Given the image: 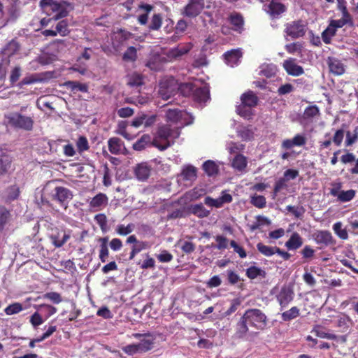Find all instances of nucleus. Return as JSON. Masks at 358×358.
Segmentation results:
<instances>
[{"label":"nucleus","instance_id":"obj_5","mask_svg":"<svg viewBox=\"0 0 358 358\" xmlns=\"http://www.w3.org/2000/svg\"><path fill=\"white\" fill-rule=\"evenodd\" d=\"M241 103L236 106V113L245 118L252 115L251 108L257 106L259 99L253 91L248 90L241 96Z\"/></svg>","mask_w":358,"mask_h":358},{"label":"nucleus","instance_id":"obj_26","mask_svg":"<svg viewBox=\"0 0 358 358\" xmlns=\"http://www.w3.org/2000/svg\"><path fill=\"white\" fill-rule=\"evenodd\" d=\"M303 245V238L297 233L294 232L289 240L285 243V246L289 250H295L301 247Z\"/></svg>","mask_w":358,"mask_h":358},{"label":"nucleus","instance_id":"obj_42","mask_svg":"<svg viewBox=\"0 0 358 358\" xmlns=\"http://www.w3.org/2000/svg\"><path fill=\"white\" fill-rule=\"evenodd\" d=\"M258 251L266 257H271L275 254L276 246H268L262 243H259L257 245Z\"/></svg>","mask_w":358,"mask_h":358},{"label":"nucleus","instance_id":"obj_17","mask_svg":"<svg viewBox=\"0 0 358 358\" xmlns=\"http://www.w3.org/2000/svg\"><path fill=\"white\" fill-rule=\"evenodd\" d=\"M268 13L272 17H278L287 10L285 4L279 0H271L268 6Z\"/></svg>","mask_w":358,"mask_h":358},{"label":"nucleus","instance_id":"obj_40","mask_svg":"<svg viewBox=\"0 0 358 358\" xmlns=\"http://www.w3.org/2000/svg\"><path fill=\"white\" fill-rule=\"evenodd\" d=\"M127 84L130 87H138L143 85V77L141 74L133 73L127 76Z\"/></svg>","mask_w":358,"mask_h":358},{"label":"nucleus","instance_id":"obj_63","mask_svg":"<svg viewBox=\"0 0 358 358\" xmlns=\"http://www.w3.org/2000/svg\"><path fill=\"white\" fill-rule=\"evenodd\" d=\"M350 320L346 317H341L337 320V327L340 329V331L345 332L349 328Z\"/></svg>","mask_w":358,"mask_h":358},{"label":"nucleus","instance_id":"obj_51","mask_svg":"<svg viewBox=\"0 0 358 358\" xmlns=\"http://www.w3.org/2000/svg\"><path fill=\"white\" fill-rule=\"evenodd\" d=\"M320 115L319 108L316 105L306 107L303 113L304 119H310Z\"/></svg>","mask_w":358,"mask_h":358},{"label":"nucleus","instance_id":"obj_36","mask_svg":"<svg viewBox=\"0 0 358 358\" xmlns=\"http://www.w3.org/2000/svg\"><path fill=\"white\" fill-rule=\"evenodd\" d=\"M192 45L189 44L179 45L178 47L171 49L170 55L173 57L182 56L190 51Z\"/></svg>","mask_w":358,"mask_h":358},{"label":"nucleus","instance_id":"obj_50","mask_svg":"<svg viewBox=\"0 0 358 358\" xmlns=\"http://www.w3.org/2000/svg\"><path fill=\"white\" fill-rule=\"evenodd\" d=\"M23 310L22 305L19 302H15L10 304L8 306L5 310L4 312L8 315H11L14 314L19 313Z\"/></svg>","mask_w":358,"mask_h":358},{"label":"nucleus","instance_id":"obj_34","mask_svg":"<svg viewBox=\"0 0 358 358\" xmlns=\"http://www.w3.org/2000/svg\"><path fill=\"white\" fill-rule=\"evenodd\" d=\"M300 315V310L296 306H293L288 310L283 312L281 314V318L284 322L291 321Z\"/></svg>","mask_w":358,"mask_h":358},{"label":"nucleus","instance_id":"obj_48","mask_svg":"<svg viewBox=\"0 0 358 358\" xmlns=\"http://www.w3.org/2000/svg\"><path fill=\"white\" fill-rule=\"evenodd\" d=\"M356 194V191L354 189H349L347 191H341L338 195V200L341 202H348L352 200Z\"/></svg>","mask_w":358,"mask_h":358},{"label":"nucleus","instance_id":"obj_7","mask_svg":"<svg viewBox=\"0 0 358 358\" xmlns=\"http://www.w3.org/2000/svg\"><path fill=\"white\" fill-rule=\"evenodd\" d=\"M204 0H189L187 4L182 10V15L194 18L198 16L204 8Z\"/></svg>","mask_w":358,"mask_h":358},{"label":"nucleus","instance_id":"obj_31","mask_svg":"<svg viewBox=\"0 0 358 358\" xmlns=\"http://www.w3.org/2000/svg\"><path fill=\"white\" fill-rule=\"evenodd\" d=\"M108 150L113 155H119L121 152L122 142L117 137H112L108 141Z\"/></svg>","mask_w":358,"mask_h":358},{"label":"nucleus","instance_id":"obj_6","mask_svg":"<svg viewBox=\"0 0 358 358\" xmlns=\"http://www.w3.org/2000/svg\"><path fill=\"white\" fill-rule=\"evenodd\" d=\"M307 23L302 20L291 21L285 24L284 33L292 39H297L305 36Z\"/></svg>","mask_w":358,"mask_h":358},{"label":"nucleus","instance_id":"obj_21","mask_svg":"<svg viewBox=\"0 0 358 358\" xmlns=\"http://www.w3.org/2000/svg\"><path fill=\"white\" fill-rule=\"evenodd\" d=\"M306 143V138L304 135L296 134L292 139H285L282 141V147L286 150L290 149L294 146H303Z\"/></svg>","mask_w":358,"mask_h":358},{"label":"nucleus","instance_id":"obj_57","mask_svg":"<svg viewBox=\"0 0 358 358\" xmlns=\"http://www.w3.org/2000/svg\"><path fill=\"white\" fill-rule=\"evenodd\" d=\"M285 50L289 54H294L296 52H301L302 49V44L299 42H294L286 44L285 46Z\"/></svg>","mask_w":358,"mask_h":358},{"label":"nucleus","instance_id":"obj_35","mask_svg":"<svg viewBox=\"0 0 358 358\" xmlns=\"http://www.w3.org/2000/svg\"><path fill=\"white\" fill-rule=\"evenodd\" d=\"M246 275L248 278L253 280L257 278L258 276H261L262 278H265L266 272L262 268L255 266H251L246 270Z\"/></svg>","mask_w":358,"mask_h":358},{"label":"nucleus","instance_id":"obj_9","mask_svg":"<svg viewBox=\"0 0 358 358\" xmlns=\"http://www.w3.org/2000/svg\"><path fill=\"white\" fill-rule=\"evenodd\" d=\"M294 292L293 287L289 285H283L276 296L277 301L280 306L281 309L287 307L294 300Z\"/></svg>","mask_w":358,"mask_h":358},{"label":"nucleus","instance_id":"obj_37","mask_svg":"<svg viewBox=\"0 0 358 358\" xmlns=\"http://www.w3.org/2000/svg\"><path fill=\"white\" fill-rule=\"evenodd\" d=\"M163 22V17L161 13H155L152 15L150 22L148 25V28L151 31H157L159 30Z\"/></svg>","mask_w":358,"mask_h":358},{"label":"nucleus","instance_id":"obj_45","mask_svg":"<svg viewBox=\"0 0 358 358\" xmlns=\"http://www.w3.org/2000/svg\"><path fill=\"white\" fill-rule=\"evenodd\" d=\"M343 224L341 222H337L333 225V230L336 236L342 240H347L348 238V234L345 229L342 228Z\"/></svg>","mask_w":358,"mask_h":358},{"label":"nucleus","instance_id":"obj_15","mask_svg":"<svg viewBox=\"0 0 358 358\" xmlns=\"http://www.w3.org/2000/svg\"><path fill=\"white\" fill-rule=\"evenodd\" d=\"M13 157L6 152L0 154V176L9 173L13 170Z\"/></svg>","mask_w":358,"mask_h":358},{"label":"nucleus","instance_id":"obj_18","mask_svg":"<svg viewBox=\"0 0 358 358\" xmlns=\"http://www.w3.org/2000/svg\"><path fill=\"white\" fill-rule=\"evenodd\" d=\"M223 56L226 63L229 66L234 67L239 63L242 57V52L239 49H233L226 52Z\"/></svg>","mask_w":358,"mask_h":358},{"label":"nucleus","instance_id":"obj_46","mask_svg":"<svg viewBox=\"0 0 358 358\" xmlns=\"http://www.w3.org/2000/svg\"><path fill=\"white\" fill-rule=\"evenodd\" d=\"M350 24L352 25L353 24L352 18H345L342 16V18L339 20H331L329 22V24L337 31V29L342 28L345 24Z\"/></svg>","mask_w":358,"mask_h":358},{"label":"nucleus","instance_id":"obj_52","mask_svg":"<svg viewBox=\"0 0 358 358\" xmlns=\"http://www.w3.org/2000/svg\"><path fill=\"white\" fill-rule=\"evenodd\" d=\"M122 58L127 62H134L137 59V51L134 46L129 47L123 54Z\"/></svg>","mask_w":358,"mask_h":358},{"label":"nucleus","instance_id":"obj_13","mask_svg":"<svg viewBox=\"0 0 358 358\" xmlns=\"http://www.w3.org/2000/svg\"><path fill=\"white\" fill-rule=\"evenodd\" d=\"M108 199L106 194L103 193H99L94 196L89 203V206L94 211H98L102 210L105 206H107Z\"/></svg>","mask_w":358,"mask_h":358},{"label":"nucleus","instance_id":"obj_47","mask_svg":"<svg viewBox=\"0 0 358 358\" xmlns=\"http://www.w3.org/2000/svg\"><path fill=\"white\" fill-rule=\"evenodd\" d=\"M56 33L62 36H68L70 31L68 27V22L66 20H60L56 25Z\"/></svg>","mask_w":358,"mask_h":358},{"label":"nucleus","instance_id":"obj_29","mask_svg":"<svg viewBox=\"0 0 358 358\" xmlns=\"http://www.w3.org/2000/svg\"><path fill=\"white\" fill-rule=\"evenodd\" d=\"M20 192V187L17 185L15 184L9 186L6 189V201L10 203L18 199Z\"/></svg>","mask_w":358,"mask_h":358},{"label":"nucleus","instance_id":"obj_3","mask_svg":"<svg viewBox=\"0 0 358 358\" xmlns=\"http://www.w3.org/2000/svg\"><path fill=\"white\" fill-rule=\"evenodd\" d=\"M26 107H21L20 111H13L4 114L5 124L13 129L30 131L34 128V120L31 116L22 113Z\"/></svg>","mask_w":358,"mask_h":358},{"label":"nucleus","instance_id":"obj_20","mask_svg":"<svg viewBox=\"0 0 358 358\" xmlns=\"http://www.w3.org/2000/svg\"><path fill=\"white\" fill-rule=\"evenodd\" d=\"M12 210L0 205V232L3 231L12 220Z\"/></svg>","mask_w":358,"mask_h":358},{"label":"nucleus","instance_id":"obj_54","mask_svg":"<svg viewBox=\"0 0 358 358\" xmlns=\"http://www.w3.org/2000/svg\"><path fill=\"white\" fill-rule=\"evenodd\" d=\"M94 220L96 224L100 227L103 232H106L108 230L107 217L105 214L100 213L94 216Z\"/></svg>","mask_w":358,"mask_h":358},{"label":"nucleus","instance_id":"obj_56","mask_svg":"<svg viewBox=\"0 0 358 358\" xmlns=\"http://www.w3.org/2000/svg\"><path fill=\"white\" fill-rule=\"evenodd\" d=\"M45 321V319H43V316L40 314L38 311H36L31 317L29 322L31 324V325L36 328L41 324H42Z\"/></svg>","mask_w":358,"mask_h":358},{"label":"nucleus","instance_id":"obj_1","mask_svg":"<svg viewBox=\"0 0 358 358\" xmlns=\"http://www.w3.org/2000/svg\"><path fill=\"white\" fill-rule=\"evenodd\" d=\"M268 317L258 308L246 310L236 324L234 337L245 339L257 336L259 332L266 329Z\"/></svg>","mask_w":358,"mask_h":358},{"label":"nucleus","instance_id":"obj_33","mask_svg":"<svg viewBox=\"0 0 358 358\" xmlns=\"http://www.w3.org/2000/svg\"><path fill=\"white\" fill-rule=\"evenodd\" d=\"M141 339L140 343H137L140 353H143L151 350L155 343V338Z\"/></svg>","mask_w":358,"mask_h":358},{"label":"nucleus","instance_id":"obj_53","mask_svg":"<svg viewBox=\"0 0 358 358\" xmlns=\"http://www.w3.org/2000/svg\"><path fill=\"white\" fill-rule=\"evenodd\" d=\"M78 151L81 153L90 149L88 141L85 136H80L76 141Z\"/></svg>","mask_w":358,"mask_h":358},{"label":"nucleus","instance_id":"obj_4","mask_svg":"<svg viewBox=\"0 0 358 358\" xmlns=\"http://www.w3.org/2000/svg\"><path fill=\"white\" fill-rule=\"evenodd\" d=\"M39 6L43 13L52 17L54 21H57L68 15L67 8L71 6V3L65 1L58 2L55 0H41Z\"/></svg>","mask_w":358,"mask_h":358},{"label":"nucleus","instance_id":"obj_64","mask_svg":"<svg viewBox=\"0 0 358 358\" xmlns=\"http://www.w3.org/2000/svg\"><path fill=\"white\" fill-rule=\"evenodd\" d=\"M230 245L234 248V252L238 254L241 258H245L247 256V253L244 248L240 246L235 241L232 240L230 241Z\"/></svg>","mask_w":358,"mask_h":358},{"label":"nucleus","instance_id":"obj_24","mask_svg":"<svg viewBox=\"0 0 358 358\" xmlns=\"http://www.w3.org/2000/svg\"><path fill=\"white\" fill-rule=\"evenodd\" d=\"M151 168L145 163H141L136 166L134 173L139 180H147L150 175Z\"/></svg>","mask_w":358,"mask_h":358},{"label":"nucleus","instance_id":"obj_2","mask_svg":"<svg viewBox=\"0 0 358 358\" xmlns=\"http://www.w3.org/2000/svg\"><path fill=\"white\" fill-rule=\"evenodd\" d=\"M180 134L179 128H172L170 124H163L158 127L153 145L160 150H165L174 143V140Z\"/></svg>","mask_w":358,"mask_h":358},{"label":"nucleus","instance_id":"obj_28","mask_svg":"<svg viewBox=\"0 0 358 358\" xmlns=\"http://www.w3.org/2000/svg\"><path fill=\"white\" fill-rule=\"evenodd\" d=\"M36 308L37 311H38L43 317H44L45 320L56 313L57 311V308L47 303L38 305Z\"/></svg>","mask_w":358,"mask_h":358},{"label":"nucleus","instance_id":"obj_39","mask_svg":"<svg viewBox=\"0 0 358 358\" xmlns=\"http://www.w3.org/2000/svg\"><path fill=\"white\" fill-rule=\"evenodd\" d=\"M203 169L209 176L216 175L218 173L217 165L211 160H208L203 163Z\"/></svg>","mask_w":358,"mask_h":358},{"label":"nucleus","instance_id":"obj_49","mask_svg":"<svg viewBox=\"0 0 358 358\" xmlns=\"http://www.w3.org/2000/svg\"><path fill=\"white\" fill-rule=\"evenodd\" d=\"M250 203L258 208H263L266 206V198L262 195L254 194L250 198Z\"/></svg>","mask_w":358,"mask_h":358},{"label":"nucleus","instance_id":"obj_59","mask_svg":"<svg viewBox=\"0 0 358 358\" xmlns=\"http://www.w3.org/2000/svg\"><path fill=\"white\" fill-rule=\"evenodd\" d=\"M134 226L132 224H129L127 226L120 224L117 227L116 231L120 235L126 236L132 232Z\"/></svg>","mask_w":358,"mask_h":358},{"label":"nucleus","instance_id":"obj_19","mask_svg":"<svg viewBox=\"0 0 358 358\" xmlns=\"http://www.w3.org/2000/svg\"><path fill=\"white\" fill-rule=\"evenodd\" d=\"M229 23L233 26V30L241 33L243 30L244 20L239 13H232L228 17Z\"/></svg>","mask_w":358,"mask_h":358},{"label":"nucleus","instance_id":"obj_41","mask_svg":"<svg viewBox=\"0 0 358 358\" xmlns=\"http://www.w3.org/2000/svg\"><path fill=\"white\" fill-rule=\"evenodd\" d=\"M151 137L149 134H143L134 145L135 150L141 151L150 142Z\"/></svg>","mask_w":358,"mask_h":358},{"label":"nucleus","instance_id":"obj_43","mask_svg":"<svg viewBox=\"0 0 358 358\" xmlns=\"http://www.w3.org/2000/svg\"><path fill=\"white\" fill-rule=\"evenodd\" d=\"M336 31H337L329 24L328 27L322 33L323 42L325 44H330L331 38L336 34Z\"/></svg>","mask_w":358,"mask_h":358},{"label":"nucleus","instance_id":"obj_38","mask_svg":"<svg viewBox=\"0 0 358 358\" xmlns=\"http://www.w3.org/2000/svg\"><path fill=\"white\" fill-rule=\"evenodd\" d=\"M195 87L196 85L192 83H181L178 90L183 96H192Z\"/></svg>","mask_w":358,"mask_h":358},{"label":"nucleus","instance_id":"obj_32","mask_svg":"<svg viewBox=\"0 0 358 358\" xmlns=\"http://www.w3.org/2000/svg\"><path fill=\"white\" fill-rule=\"evenodd\" d=\"M184 115V112L178 108L168 109L166 113L167 121L177 123L180 121Z\"/></svg>","mask_w":358,"mask_h":358},{"label":"nucleus","instance_id":"obj_16","mask_svg":"<svg viewBox=\"0 0 358 358\" xmlns=\"http://www.w3.org/2000/svg\"><path fill=\"white\" fill-rule=\"evenodd\" d=\"M192 98L198 103H205L210 99V90L208 86L197 87L196 85Z\"/></svg>","mask_w":358,"mask_h":358},{"label":"nucleus","instance_id":"obj_44","mask_svg":"<svg viewBox=\"0 0 358 358\" xmlns=\"http://www.w3.org/2000/svg\"><path fill=\"white\" fill-rule=\"evenodd\" d=\"M148 246L147 242L138 241L131 248L129 260H132L138 253L147 248Z\"/></svg>","mask_w":358,"mask_h":358},{"label":"nucleus","instance_id":"obj_27","mask_svg":"<svg viewBox=\"0 0 358 358\" xmlns=\"http://www.w3.org/2000/svg\"><path fill=\"white\" fill-rule=\"evenodd\" d=\"M247 165V157L242 154H237L236 155H235L231 162L232 167L234 169L241 172L243 171L245 169Z\"/></svg>","mask_w":358,"mask_h":358},{"label":"nucleus","instance_id":"obj_55","mask_svg":"<svg viewBox=\"0 0 358 358\" xmlns=\"http://www.w3.org/2000/svg\"><path fill=\"white\" fill-rule=\"evenodd\" d=\"M43 299H48L55 304H59L62 301L61 294L56 292H47L43 294Z\"/></svg>","mask_w":358,"mask_h":358},{"label":"nucleus","instance_id":"obj_10","mask_svg":"<svg viewBox=\"0 0 358 358\" xmlns=\"http://www.w3.org/2000/svg\"><path fill=\"white\" fill-rule=\"evenodd\" d=\"M73 198L72 192L66 187L58 186L55 187L52 199L57 201L62 206H66Z\"/></svg>","mask_w":358,"mask_h":358},{"label":"nucleus","instance_id":"obj_14","mask_svg":"<svg viewBox=\"0 0 358 358\" xmlns=\"http://www.w3.org/2000/svg\"><path fill=\"white\" fill-rule=\"evenodd\" d=\"M283 68L287 74L292 76H299L304 73L303 67L296 64L294 59L285 60L283 62Z\"/></svg>","mask_w":358,"mask_h":358},{"label":"nucleus","instance_id":"obj_23","mask_svg":"<svg viewBox=\"0 0 358 358\" xmlns=\"http://www.w3.org/2000/svg\"><path fill=\"white\" fill-rule=\"evenodd\" d=\"M20 49V45L16 39H12L3 47L1 53L8 57L15 55Z\"/></svg>","mask_w":358,"mask_h":358},{"label":"nucleus","instance_id":"obj_61","mask_svg":"<svg viewBox=\"0 0 358 358\" xmlns=\"http://www.w3.org/2000/svg\"><path fill=\"white\" fill-rule=\"evenodd\" d=\"M344 135H345V131L343 129H340L336 130L333 138H332V142L336 146H340L343 142Z\"/></svg>","mask_w":358,"mask_h":358},{"label":"nucleus","instance_id":"obj_11","mask_svg":"<svg viewBox=\"0 0 358 358\" xmlns=\"http://www.w3.org/2000/svg\"><path fill=\"white\" fill-rule=\"evenodd\" d=\"M71 235L69 231H66L64 229H52V233L50 235V238L52 243L55 248L62 247L70 238Z\"/></svg>","mask_w":358,"mask_h":358},{"label":"nucleus","instance_id":"obj_8","mask_svg":"<svg viewBox=\"0 0 358 358\" xmlns=\"http://www.w3.org/2000/svg\"><path fill=\"white\" fill-rule=\"evenodd\" d=\"M232 201L233 197L228 191L223 190L218 198L214 199L209 196H206L204 199V203L210 208H220L223 207L224 204L230 203Z\"/></svg>","mask_w":358,"mask_h":358},{"label":"nucleus","instance_id":"obj_12","mask_svg":"<svg viewBox=\"0 0 358 358\" xmlns=\"http://www.w3.org/2000/svg\"><path fill=\"white\" fill-rule=\"evenodd\" d=\"M313 238L317 244L322 246L327 247L336 244V240L331 233L327 230L317 231L313 234Z\"/></svg>","mask_w":358,"mask_h":358},{"label":"nucleus","instance_id":"obj_60","mask_svg":"<svg viewBox=\"0 0 358 358\" xmlns=\"http://www.w3.org/2000/svg\"><path fill=\"white\" fill-rule=\"evenodd\" d=\"M241 303L238 298L234 299L231 301L230 307L225 311L224 315L229 316L236 312Z\"/></svg>","mask_w":358,"mask_h":358},{"label":"nucleus","instance_id":"obj_58","mask_svg":"<svg viewBox=\"0 0 358 358\" xmlns=\"http://www.w3.org/2000/svg\"><path fill=\"white\" fill-rule=\"evenodd\" d=\"M337 1V8L342 13V16L345 18H352L351 15L348 10L346 6L345 0H336Z\"/></svg>","mask_w":358,"mask_h":358},{"label":"nucleus","instance_id":"obj_25","mask_svg":"<svg viewBox=\"0 0 358 358\" xmlns=\"http://www.w3.org/2000/svg\"><path fill=\"white\" fill-rule=\"evenodd\" d=\"M189 213L196 216L199 218L207 217L210 215V210L206 209L203 203L193 204L189 206Z\"/></svg>","mask_w":358,"mask_h":358},{"label":"nucleus","instance_id":"obj_22","mask_svg":"<svg viewBox=\"0 0 358 358\" xmlns=\"http://www.w3.org/2000/svg\"><path fill=\"white\" fill-rule=\"evenodd\" d=\"M329 69L331 73L336 76L342 75L345 72V67L342 62L335 57H328Z\"/></svg>","mask_w":358,"mask_h":358},{"label":"nucleus","instance_id":"obj_62","mask_svg":"<svg viewBox=\"0 0 358 358\" xmlns=\"http://www.w3.org/2000/svg\"><path fill=\"white\" fill-rule=\"evenodd\" d=\"M180 248L182 251L186 254H190L195 250V244L190 241H180Z\"/></svg>","mask_w":358,"mask_h":358},{"label":"nucleus","instance_id":"obj_30","mask_svg":"<svg viewBox=\"0 0 358 358\" xmlns=\"http://www.w3.org/2000/svg\"><path fill=\"white\" fill-rule=\"evenodd\" d=\"M196 172L197 170L194 166L188 165L183 168L181 176L184 180L192 182L196 179Z\"/></svg>","mask_w":358,"mask_h":358}]
</instances>
